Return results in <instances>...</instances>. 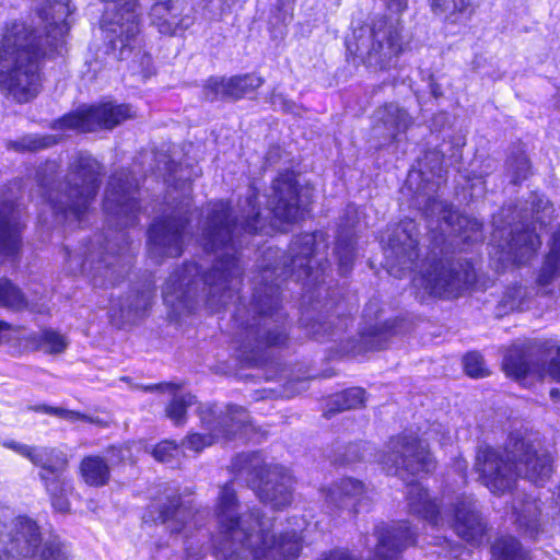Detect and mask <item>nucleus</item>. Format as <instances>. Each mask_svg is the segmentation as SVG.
<instances>
[{
  "label": "nucleus",
  "instance_id": "nucleus-1",
  "mask_svg": "<svg viewBox=\"0 0 560 560\" xmlns=\"http://www.w3.org/2000/svg\"><path fill=\"white\" fill-rule=\"evenodd\" d=\"M303 187L299 173L293 168L280 170L271 179L267 196L268 217L261 213L259 190L253 186L241 207V222L228 199L210 202L201 231V244L207 253L221 254L210 269L202 271L195 261H185L176 271L174 285L187 288L201 281L208 288L206 303L213 312L224 306V296L230 292L233 278L240 277L238 235H269L287 233L303 221L308 212L302 199Z\"/></svg>",
  "mask_w": 560,
  "mask_h": 560
},
{
  "label": "nucleus",
  "instance_id": "nucleus-2",
  "mask_svg": "<svg viewBox=\"0 0 560 560\" xmlns=\"http://www.w3.org/2000/svg\"><path fill=\"white\" fill-rule=\"evenodd\" d=\"M240 500L233 480L220 487L214 505L218 534L225 542L236 545L225 560H295L302 550V541L295 532L279 536L266 527V515L258 506L237 513Z\"/></svg>",
  "mask_w": 560,
  "mask_h": 560
},
{
  "label": "nucleus",
  "instance_id": "nucleus-3",
  "mask_svg": "<svg viewBox=\"0 0 560 560\" xmlns=\"http://www.w3.org/2000/svg\"><path fill=\"white\" fill-rule=\"evenodd\" d=\"M472 469L492 494L513 492L521 477L542 487L555 472V457L529 432L511 431L501 447L481 443L476 447Z\"/></svg>",
  "mask_w": 560,
  "mask_h": 560
},
{
  "label": "nucleus",
  "instance_id": "nucleus-4",
  "mask_svg": "<svg viewBox=\"0 0 560 560\" xmlns=\"http://www.w3.org/2000/svg\"><path fill=\"white\" fill-rule=\"evenodd\" d=\"M46 58L42 38L33 30L10 31L0 43V90L16 103L33 101L43 89L42 66Z\"/></svg>",
  "mask_w": 560,
  "mask_h": 560
},
{
  "label": "nucleus",
  "instance_id": "nucleus-5",
  "mask_svg": "<svg viewBox=\"0 0 560 560\" xmlns=\"http://www.w3.org/2000/svg\"><path fill=\"white\" fill-rule=\"evenodd\" d=\"M254 323L244 327L241 345L249 364L259 365L270 349H287L291 341V322L283 311L281 289L278 283H257L250 300Z\"/></svg>",
  "mask_w": 560,
  "mask_h": 560
},
{
  "label": "nucleus",
  "instance_id": "nucleus-6",
  "mask_svg": "<svg viewBox=\"0 0 560 560\" xmlns=\"http://www.w3.org/2000/svg\"><path fill=\"white\" fill-rule=\"evenodd\" d=\"M105 171L91 155H78L69 165L65 189L45 187L44 198L55 217L82 222L101 188Z\"/></svg>",
  "mask_w": 560,
  "mask_h": 560
},
{
  "label": "nucleus",
  "instance_id": "nucleus-7",
  "mask_svg": "<svg viewBox=\"0 0 560 560\" xmlns=\"http://www.w3.org/2000/svg\"><path fill=\"white\" fill-rule=\"evenodd\" d=\"M318 236L317 231L302 232L293 236L287 252L268 249L265 255L270 261L260 267L258 283H278L281 289L292 278L305 284L320 282L329 261L315 260Z\"/></svg>",
  "mask_w": 560,
  "mask_h": 560
},
{
  "label": "nucleus",
  "instance_id": "nucleus-8",
  "mask_svg": "<svg viewBox=\"0 0 560 560\" xmlns=\"http://www.w3.org/2000/svg\"><path fill=\"white\" fill-rule=\"evenodd\" d=\"M71 560L69 545L58 535L43 540L38 522L20 514L10 523L0 521V560Z\"/></svg>",
  "mask_w": 560,
  "mask_h": 560
},
{
  "label": "nucleus",
  "instance_id": "nucleus-9",
  "mask_svg": "<svg viewBox=\"0 0 560 560\" xmlns=\"http://www.w3.org/2000/svg\"><path fill=\"white\" fill-rule=\"evenodd\" d=\"M345 44L348 61L360 59L365 67L381 71L394 68L407 49L402 26L387 15H378L368 24L366 39L362 35H353Z\"/></svg>",
  "mask_w": 560,
  "mask_h": 560
},
{
  "label": "nucleus",
  "instance_id": "nucleus-10",
  "mask_svg": "<svg viewBox=\"0 0 560 560\" xmlns=\"http://www.w3.org/2000/svg\"><path fill=\"white\" fill-rule=\"evenodd\" d=\"M234 476H246V482L258 500L273 510H283L293 501V478L281 465L268 464L260 452L236 454L231 463Z\"/></svg>",
  "mask_w": 560,
  "mask_h": 560
},
{
  "label": "nucleus",
  "instance_id": "nucleus-11",
  "mask_svg": "<svg viewBox=\"0 0 560 560\" xmlns=\"http://www.w3.org/2000/svg\"><path fill=\"white\" fill-rule=\"evenodd\" d=\"M1 445L28 459L39 469L38 478L55 513L71 512L70 497L74 492V486L72 478L68 476L70 464L67 454L55 447L39 448L14 440H4Z\"/></svg>",
  "mask_w": 560,
  "mask_h": 560
},
{
  "label": "nucleus",
  "instance_id": "nucleus-12",
  "mask_svg": "<svg viewBox=\"0 0 560 560\" xmlns=\"http://www.w3.org/2000/svg\"><path fill=\"white\" fill-rule=\"evenodd\" d=\"M501 370L525 388L530 385L528 377L538 382L549 377L560 384V341L546 338L512 345L503 354Z\"/></svg>",
  "mask_w": 560,
  "mask_h": 560
},
{
  "label": "nucleus",
  "instance_id": "nucleus-13",
  "mask_svg": "<svg viewBox=\"0 0 560 560\" xmlns=\"http://www.w3.org/2000/svg\"><path fill=\"white\" fill-rule=\"evenodd\" d=\"M106 8L101 20L105 33L107 52L117 55L118 60L131 52L133 43L141 31L140 0H100Z\"/></svg>",
  "mask_w": 560,
  "mask_h": 560
},
{
  "label": "nucleus",
  "instance_id": "nucleus-14",
  "mask_svg": "<svg viewBox=\"0 0 560 560\" xmlns=\"http://www.w3.org/2000/svg\"><path fill=\"white\" fill-rule=\"evenodd\" d=\"M421 279L431 296L451 300L474 288L478 277L471 259L439 256L430 260Z\"/></svg>",
  "mask_w": 560,
  "mask_h": 560
},
{
  "label": "nucleus",
  "instance_id": "nucleus-15",
  "mask_svg": "<svg viewBox=\"0 0 560 560\" xmlns=\"http://www.w3.org/2000/svg\"><path fill=\"white\" fill-rule=\"evenodd\" d=\"M383 463L395 469V475L407 477H427L438 468V460L419 434L401 431L388 440V450Z\"/></svg>",
  "mask_w": 560,
  "mask_h": 560
},
{
  "label": "nucleus",
  "instance_id": "nucleus-16",
  "mask_svg": "<svg viewBox=\"0 0 560 560\" xmlns=\"http://www.w3.org/2000/svg\"><path fill=\"white\" fill-rule=\"evenodd\" d=\"M135 116L130 104L109 101L82 105L63 114L57 124L62 130L93 133L98 130H113Z\"/></svg>",
  "mask_w": 560,
  "mask_h": 560
},
{
  "label": "nucleus",
  "instance_id": "nucleus-17",
  "mask_svg": "<svg viewBox=\"0 0 560 560\" xmlns=\"http://www.w3.org/2000/svg\"><path fill=\"white\" fill-rule=\"evenodd\" d=\"M139 192L140 185L135 173L129 167H119L108 178L102 208L126 226L138 224L142 211Z\"/></svg>",
  "mask_w": 560,
  "mask_h": 560
},
{
  "label": "nucleus",
  "instance_id": "nucleus-18",
  "mask_svg": "<svg viewBox=\"0 0 560 560\" xmlns=\"http://www.w3.org/2000/svg\"><path fill=\"white\" fill-rule=\"evenodd\" d=\"M352 319L347 302L342 295L329 296L324 300L303 294L300 307L299 324L308 336L330 334L336 327H347Z\"/></svg>",
  "mask_w": 560,
  "mask_h": 560
},
{
  "label": "nucleus",
  "instance_id": "nucleus-19",
  "mask_svg": "<svg viewBox=\"0 0 560 560\" xmlns=\"http://www.w3.org/2000/svg\"><path fill=\"white\" fill-rule=\"evenodd\" d=\"M191 215L172 211L155 218L148 228L149 253L154 258H178L185 250V238L189 234Z\"/></svg>",
  "mask_w": 560,
  "mask_h": 560
},
{
  "label": "nucleus",
  "instance_id": "nucleus-20",
  "mask_svg": "<svg viewBox=\"0 0 560 560\" xmlns=\"http://www.w3.org/2000/svg\"><path fill=\"white\" fill-rule=\"evenodd\" d=\"M378 539L372 560H399L408 546L417 544V534L407 521L396 526H381L376 529ZM317 560H359L348 548L336 547L320 555Z\"/></svg>",
  "mask_w": 560,
  "mask_h": 560
},
{
  "label": "nucleus",
  "instance_id": "nucleus-21",
  "mask_svg": "<svg viewBox=\"0 0 560 560\" xmlns=\"http://www.w3.org/2000/svg\"><path fill=\"white\" fill-rule=\"evenodd\" d=\"M450 526L470 546L479 547L488 535L489 525L474 501L459 497L451 504Z\"/></svg>",
  "mask_w": 560,
  "mask_h": 560
},
{
  "label": "nucleus",
  "instance_id": "nucleus-22",
  "mask_svg": "<svg viewBox=\"0 0 560 560\" xmlns=\"http://www.w3.org/2000/svg\"><path fill=\"white\" fill-rule=\"evenodd\" d=\"M442 221L464 248L482 244L485 241L483 223L472 215L456 210L452 203L443 205Z\"/></svg>",
  "mask_w": 560,
  "mask_h": 560
},
{
  "label": "nucleus",
  "instance_id": "nucleus-23",
  "mask_svg": "<svg viewBox=\"0 0 560 560\" xmlns=\"http://www.w3.org/2000/svg\"><path fill=\"white\" fill-rule=\"evenodd\" d=\"M401 322L400 317H392L362 328L351 346L352 350L357 353L385 350L390 338L397 334Z\"/></svg>",
  "mask_w": 560,
  "mask_h": 560
},
{
  "label": "nucleus",
  "instance_id": "nucleus-24",
  "mask_svg": "<svg viewBox=\"0 0 560 560\" xmlns=\"http://www.w3.org/2000/svg\"><path fill=\"white\" fill-rule=\"evenodd\" d=\"M406 500L411 514L427 521L433 527L442 525V505L436 498L430 495L428 488L417 481L410 482Z\"/></svg>",
  "mask_w": 560,
  "mask_h": 560
},
{
  "label": "nucleus",
  "instance_id": "nucleus-25",
  "mask_svg": "<svg viewBox=\"0 0 560 560\" xmlns=\"http://www.w3.org/2000/svg\"><path fill=\"white\" fill-rule=\"evenodd\" d=\"M219 419L215 432L210 433L215 443L230 442L238 434L256 431L255 422L247 417L246 408L235 404H228L223 410L221 409Z\"/></svg>",
  "mask_w": 560,
  "mask_h": 560
},
{
  "label": "nucleus",
  "instance_id": "nucleus-26",
  "mask_svg": "<svg viewBox=\"0 0 560 560\" xmlns=\"http://www.w3.org/2000/svg\"><path fill=\"white\" fill-rule=\"evenodd\" d=\"M24 224L14 214L13 209L0 208V256L12 261L20 257L23 246Z\"/></svg>",
  "mask_w": 560,
  "mask_h": 560
},
{
  "label": "nucleus",
  "instance_id": "nucleus-27",
  "mask_svg": "<svg viewBox=\"0 0 560 560\" xmlns=\"http://www.w3.org/2000/svg\"><path fill=\"white\" fill-rule=\"evenodd\" d=\"M149 18L151 25L162 35L174 36L188 27L187 18L177 10L174 0L153 1Z\"/></svg>",
  "mask_w": 560,
  "mask_h": 560
},
{
  "label": "nucleus",
  "instance_id": "nucleus-28",
  "mask_svg": "<svg viewBox=\"0 0 560 560\" xmlns=\"http://www.w3.org/2000/svg\"><path fill=\"white\" fill-rule=\"evenodd\" d=\"M20 343L30 352L44 351L51 355L63 353L68 348L66 336L50 327H45L39 332L22 336Z\"/></svg>",
  "mask_w": 560,
  "mask_h": 560
},
{
  "label": "nucleus",
  "instance_id": "nucleus-29",
  "mask_svg": "<svg viewBox=\"0 0 560 560\" xmlns=\"http://www.w3.org/2000/svg\"><path fill=\"white\" fill-rule=\"evenodd\" d=\"M78 475L90 488H103L112 480V468L107 459L97 454L85 455L78 465Z\"/></svg>",
  "mask_w": 560,
  "mask_h": 560
},
{
  "label": "nucleus",
  "instance_id": "nucleus-30",
  "mask_svg": "<svg viewBox=\"0 0 560 560\" xmlns=\"http://www.w3.org/2000/svg\"><path fill=\"white\" fill-rule=\"evenodd\" d=\"M509 246L514 256V262L522 266L536 256L541 247V240L535 228L523 226L512 232Z\"/></svg>",
  "mask_w": 560,
  "mask_h": 560
},
{
  "label": "nucleus",
  "instance_id": "nucleus-31",
  "mask_svg": "<svg viewBox=\"0 0 560 560\" xmlns=\"http://www.w3.org/2000/svg\"><path fill=\"white\" fill-rule=\"evenodd\" d=\"M365 404L366 392L364 388L348 387L328 397L323 416L330 419L345 411L364 408Z\"/></svg>",
  "mask_w": 560,
  "mask_h": 560
},
{
  "label": "nucleus",
  "instance_id": "nucleus-32",
  "mask_svg": "<svg viewBox=\"0 0 560 560\" xmlns=\"http://www.w3.org/2000/svg\"><path fill=\"white\" fill-rule=\"evenodd\" d=\"M365 494V486L361 480L343 477L334 482L327 492V501L338 509L346 505L347 500L353 501L354 511Z\"/></svg>",
  "mask_w": 560,
  "mask_h": 560
},
{
  "label": "nucleus",
  "instance_id": "nucleus-33",
  "mask_svg": "<svg viewBox=\"0 0 560 560\" xmlns=\"http://www.w3.org/2000/svg\"><path fill=\"white\" fill-rule=\"evenodd\" d=\"M265 83V79L255 72H246L226 77L225 98L238 102L246 97L252 98Z\"/></svg>",
  "mask_w": 560,
  "mask_h": 560
},
{
  "label": "nucleus",
  "instance_id": "nucleus-34",
  "mask_svg": "<svg viewBox=\"0 0 560 560\" xmlns=\"http://www.w3.org/2000/svg\"><path fill=\"white\" fill-rule=\"evenodd\" d=\"M490 560H532L529 550L511 534L498 536L490 546Z\"/></svg>",
  "mask_w": 560,
  "mask_h": 560
},
{
  "label": "nucleus",
  "instance_id": "nucleus-35",
  "mask_svg": "<svg viewBox=\"0 0 560 560\" xmlns=\"http://www.w3.org/2000/svg\"><path fill=\"white\" fill-rule=\"evenodd\" d=\"M159 515L156 521L161 524H165L171 521L178 522V525L174 528L175 533H180L185 527L186 522L182 518H177L179 514H191L194 511L190 503H185L180 494L168 495L165 501L158 506Z\"/></svg>",
  "mask_w": 560,
  "mask_h": 560
},
{
  "label": "nucleus",
  "instance_id": "nucleus-36",
  "mask_svg": "<svg viewBox=\"0 0 560 560\" xmlns=\"http://www.w3.org/2000/svg\"><path fill=\"white\" fill-rule=\"evenodd\" d=\"M435 14H444L445 22L451 24L462 19H469L475 9L469 0H428Z\"/></svg>",
  "mask_w": 560,
  "mask_h": 560
},
{
  "label": "nucleus",
  "instance_id": "nucleus-37",
  "mask_svg": "<svg viewBox=\"0 0 560 560\" xmlns=\"http://www.w3.org/2000/svg\"><path fill=\"white\" fill-rule=\"evenodd\" d=\"M381 108L384 110V115L381 118L382 124L393 129V141H396L399 135L407 132L412 126V117L405 108L393 103H384Z\"/></svg>",
  "mask_w": 560,
  "mask_h": 560
},
{
  "label": "nucleus",
  "instance_id": "nucleus-38",
  "mask_svg": "<svg viewBox=\"0 0 560 560\" xmlns=\"http://www.w3.org/2000/svg\"><path fill=\"white\" fill-rule=\"evenodd\" d=\"M28 306L23 290L7 277L0 278V308L20 312Z\"/></svg>",
  "mask_w": 560,
  "mask_h": 560
},
{
  "label": "nucleus",
  "instance_id": "nucleus-39",
  "mask_svg": "<svg viewBox=\"0 0 560 560\" xmlns=\"http://www.w3.org/2000/svg\"><path fill=\"white\" fill-rule=\"evenodd\" d=\"M508 163L512 172L511 183L513 185H520L533 174L530 160L523 149L513 151L508 159Z\"/></svg>",
  "mask_w": 560,
  "mask_h": 560
},
{
  "label": "nucleus",
  "instance_id": "nucleus-40",
  "mask_svg": "<svg viewBox=\"0 0 560 560\" xmlns=\"http://www.w3.org/2000/svg\"><path fill=\"white\" fill-rule=\"evenodd\" d=\"M191 401L184 395L174 396L165 406V417L168 418L175 427H183L188 419V409Z\"/></svg>",
  "mask_w": 560,
  "mask_h": 560
},
{
  "label": "nucleus",
  "instance_id": "nucleus-41",
  "mask_svg": "<svg viewBox=\"0 0 560 560\" xmlns=\"http://www.w3.org/2000/svg\"><path fill=\"white\" fill-rule=\"evenodd\" d=\"M336 255L340 275L348 276L353 268L355 259V246L351 238L342 237L336 242Z\"/></svg>",
  "mask_w": 560,
  "mask_h": 560
},
{
  "label": "nucleus",
  "instance_id": "nucleus-42",
  "mask_svg": "<svg viewBox=\"0 0 560 560\" xmlns=\"http://www.w3.org/2000/svg\"><path fill=\"white\" fill-rule=\"evenodd\" d=\"M30 410L37 413H45L55 417H59L72 422L83 421L86 423H93L94 420L84 412L78 410H70L62 407L49 406L46 404H37L28 407Z\"/></svg>",
  "mask_w": 560,
  "mask_h": 560
},
{
  "label": "nucleus",
  "instance_id": "nucleus-43",
  "mask_svg": "<svg viewBox=\"0 0 560 560\" xmlns=\"http://www.w3.org/2000/svg\"><path fill=\"white\" fill-rule=\"evenodd\" d=\"M464 373L472 380L485 378L491 374L486 365L482 354L478 351H468L463 357Z\"/></svg>",
  "mask_w": 560,
  "mask_h": 560
},
{
  "label": "nucleus",
  "instance_id": "nucleus-44",
  "mask_svg": "<svg viewBox=\"0 0 560 560\" xmlns=\"http://www.w3.org/2000/svg\"><path fill=\"white\" fill-rule=\"evenodd\" d=\"M560 277V260L545 256L541 267L537 272L535 283L538 288L547 289Z\"/></svg>",
  "mask_w": 560,
  "mask_h": 560
},
{
  "label": "nucleus",
  "instance_id": "nucleus-45",
  "mask_svg": "<svg viewBox=\"0 0 560 560\" xmlns=\"http://www.w3.org/2000/svg\"><path fill=\"white\" fill-rule=\"evenodd\" d=\"M180 452V444L173 439H163L155 443L150 455L158 463H171L174 460Z\"/></svg>",
  "mask_w": 560,
  "mask_h": 560
},
{
  "label": "nucleus",
  "instance_id": "nucleus-46",
  "mask_svg": "<svg viewBox=\"0 0 560 560\" xmlns=\"http://www.w3.org/2000/svg\"><path fill=\"white\" fill-rule=\"evenodd\" d=\"M226 77L210 75L202 85L203 100L210 103L225 98Z\"/></svg>",
  "mask_w": 560,
  "mask_h": 560
},
{
  "label": "nucleus",
  "instance_id": "nucleus-47",
  "mask_svg": "<svg viewBox=\"0 0 560 560\" xmlns=\"http://www.w3.org/2000/svg\"><path fill=\"white\" fill-rule=\"evenodd\" d=\"M221 409L218 408L217 404H208L198 407L196 413L199 418V425L206 430L207 433H214L219 425V417Z\"/></svg>",
  "mask_w": 560,
  "mask_h": 560
},
{
  "label": "nucleus",
  "instance_id": "nucleus-48",
  "mask_svg": "<svg viewBox=\"0 0 560 560\" xmlns=\"http://www.w3.org/2000/svg\"><path fill=\"white\" fill-rule=\"evenodd\" d=\"M215 442L210 433L188 432L183 439V444L195 453H201L205 448L213 445Z\"/></svg>",
  "mask_w": 560,
  "mask_h": 560
},
{
  "label": "nucleus",
  "instance_id": "nucleus-49",
  "mask_svg": "<svg viewBox=\"0 0 560 560\" xmlns=\"http://www.w3.org/2000/svg\"><path fill=\"white\" fill-rule=\"evenodd\" d=\"M446 202H441L436 197L434 196H430L425 199V202L421 209V213H422V217L427 220V221H430L433 219L434 214H435V210L438 207H440V212L442 213V208H443V205H445Z\"/></svg>",
  "mask_w": 560,
  "mask_h": 560
},
{
  "label": "nucleus",
  "instance_id": "nucleus-50",
  "mask_svg": "<svg viewBox=\"0 0 560 560\" xmlns=\"http://www.w3.org/2000/svg\"><path fill=\"white\" fill-rule=\"evenodd\" d=\"M47 145H48V143L44 138L32 139L26 144H24V143H14L13 144L14 149L20 152H24V151L34 152V151L45 149V148H47Z\"/></svg>",
  "mask_w": 560,
  "mask_h": 560
},
{
  "label": "nucleus",
  "instance_id": "nucleus-51",
  "mask_svg": "<svg viewBox=\"0 0 560 560\" xmlns=\"http://www.w3.org/2000/svg\"><path fill=\"white\" fill-rule=\"evenodd\" d=\"M407 257V260L411 264H417L420 258V244L417 238H412L409 236L408 248L404 250Z\"/></svg>",
  "mask_w": 560,
  "mask_h": 560
},
{
  "label": "nucleus",
  "instance_id": "nucleus-52",
  "mask_svg": "<svg viewBox=\"0 0 560 560\" xmlns=\"http://www.w3.org/2000/svg\"><path fill=\"white\" fill-rule=\"evenodd\" d=\"M142 388L144 392L153 393V392H164V390H177L179 388V385L172 383V382H161V383L144 385Z\"/></svg>",
  "mask_w": 560,
  "mask_h": 560
},
{
  "label": "nucleus",
  "instance_id": "nucleus-53",
  "mask_svg": "<svg viewBox=\"0 0 560 560\" xmlns=\"http://www.w3.org/2000/svg\"><path fill=\"white\" fill-rule=\"evenodd\" d=\"M550 255H552L555 259L560 260V230L552 234L550 248L545 256L550 257Z\"/></svg>",
  "mask_w": 560,
  "mask_h": 560
},
{
  "label": "nucleus",
  "instance_id": "nucleus-54",
  "mask_svg": "<svg viewBox=\"0 0 560 560\" xmlns=\"http://www.w3.org/2000/svg\"><path fill=\"white\" fill-rule=\"evenodd\" d=\"M387 10L401 14L408 8V0H386Z\"/></svg>",
  "mask_w": 560,
  "mask_h": 560
},
{
  "label": "nucleus",
  "instance_id": "nucleus-55",
  "mask_svg": "<svg viewBox=\"0 0 560 560\" xmlns=\"http://www.w3.org/2000/svg\"><path fill=\"white\" fill-rule=\"evenodd\" d=\"M124 450L125 447L120 444H110L106 447L108 454L115 455L120 463H124Z\"/></svg>",
  "mask_w": 560,
  "mask_h": 560
},
{
  "label": "nucleus",
  "instance_id": "nucleus-56",
  "mask_svg": "<svg viewBox=\"0 0 560 560\" xmlns=\"http://www.w3.org/2000/svg\"><path fill=\"white\" fill-rule=\"evenodd\" d=\"M455 465H457V469L460 471V475L466 478L468 474V463L466 459L458 457L455 459Z\"/></svg>",
  "mask_w": 560,
  "mask_h": 560
},
{
  "label": "nucleus",
  "instance_id": "nucleus-57",
  "mask_svg": "<svg viewBox=\"0 0 560 560\" xmlns=\"http://www.w3.org/2000/svg\"><path fill=\"white\" fill-rule=\"evenodd\" d=\"M12 330V325L3 319H0V346L3 343L5 334Z\"/></svg>",
  "mask_w": 560,
  "mask_h": 560
},
{
  "label": "nucleus",
  "instance_id": "nucleus-58",
  "mask_svg": "<svg viewBox=\"0 0 560 560\" xmlns=\"http://www.w3.org/2000/svg\"><path fill=\"white\" fill-rule=\"evenodd\" d=\"M549 395H550L551 399H553V400H558V399H560V389H559V388L553 387V388H551V389L549 390Z\"/></svg>",
  "mask_w": 560,
  "mask_h": 560
},
{
  "label": "nucleus",
  "instance_id": "nucleus-59",
  "mask_svg": "<svg viewBox=\"0 0 560 560\" xmlns=\"http://www.w3.org/2000/svg\"><path fill=\"white\" fill-rule=\"evenodd\" d=\"M552 293H553V291H552L551 289H549V290H546V291L544 292V295L549 296V295H551Z\"/></svg>",
  "mask_w": 560,
  "mask_h": 560
},
{
  "label": "nucleus",
  "instance_id": "nucleus-60",
  "mask_svg": "<svg viewBox=\"0 0 560 560\" xmlns=\"http://www.w3.org/2000/svg\"><path fill=\"white\" fill-rule=\"evenodd\" d=\"M558 498L560 500V481H559V485H558Z\"/></svg>",
  "mask_w": 560,
  "mask_h": 560
},
{
  "label": "nucleus",
  "instance_id": "nucleus-61",
  "mask_svg": "<svg viewBox=\"0 0 560 560\" xmlns=\"http://www.w3.org/2000/svg\"><path fill=\"white\" fill-rule=\"evenodd\" d=\"M203 2H206L207 4L209 3H212L214 0H202Z\"/></svg>",
  "mask_w": 560,
  "mask_h": 560
}]
</instances>
